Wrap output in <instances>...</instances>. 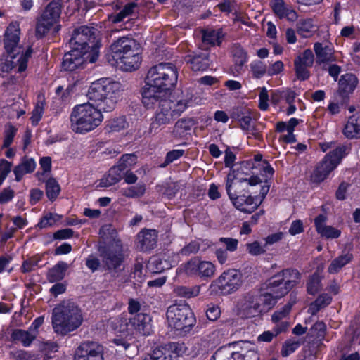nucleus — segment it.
I'll list each match as a JSON object with an SVG mask.
<instances>
[{
	"mask_svg": "<svg viewBox=\"0 0 360 360\" xmlns=\"http://www.w3.org/2000/svg\"><path fill=\"white\" fill-rule=\"evenodd\" d=\"M326 220V216L322 214L315 218L314 225L317 233L326 238H338L340 236V231L331 226H327Z\"/></svg>",
	"mask_w": 360,
	"mask_h": 360,
	"instance_id": "393cba45",
	"label": "nucleus"
},
{
	"mask_svg": "<svg viewBox=\"0 0 360 360\" xmlns=\"http://www.w3.org/2000/svg\"><path fill=\"white\" fill-rule=\"evenodd\" d=\"M141 56L139 55L131 56V58L123 57V61L120 62L122 68L125 71H132L139 67Z\"/></svg>",
	"mask_w": 360,
	"mask_h": 360,
	"instance_id": "603ef678",
	"label": "nucleus"
},
{
	"mask_svg": "<svg viewBox=\"0 0 360 360\" xmlns=\"http://www.w3.org/2000/svg\"><path fill=\"white\" fill-rule=\"evenodd\" d=\"M16 128L9 125L5 130L3 148H8L12 143L13 138L16 134Z\"/></svg>",
	"mask_w": 360,
	"mask_h": 360,
	"instance_id": "69168bd1",
	"label": "nucleus"
},
{
	"mask_svg": "<svg viewBox=\"0 0 360 360\" xmlns=\"http://www.w3.org/2000/svg\"><path fill=\"white\" fill-rule=\"evenodd\" d=\"M240 273L236 269H229L214 280L210 288L222 295H229L240 288L242 283Z\"/></svg>",
	"mask_w": 360,
	"mask_h": 360,
	"instance_id": "1a4fd4ad",
	"label": "nucleus"
},
{
	"mask_svg": "<svg viewBox=\"0 0 360 360\" xmlns=\"http://www.w3.org/2000/svg\"><path fill=\"white\" fill-rule=\"evenodd\" d=\"M332 298L328 294L319 295L316 300L310 304L309 311L313 315L316 314L321 309L326 307L331 302Z\"/></svg>",
	"mask_w": 360,
	"mask_h": 360,
	"instance_id": "a18cd8bd",
	"label": "nucleus"
},
{
	"mask_svg": "<svg viewBox=\"0 0 360 360\" xmlns=\"http://www.w3.org/2000/svg\"><path fill=\"white\" fill-rule=\"evenodd\" d=\"M166 316L169 326L178 330L191 327L195 321L191 309L186 303L169 306L167 308Z\"/></svg>",
	"mask_w": 360,
	"mask_h": 360,
	"instance_id": "39448f33",
	"label": "nucleus"
},
{
	"mask_svg": "<svg viewBox=\"0 0 360 360\" xmlns=\"http://www.w3.org/2000/svg\"><path fill=\"white\" fill-rule=\"evenodd\" d=\"M250 70L253 77L259 79L267 73V67L261 60H255L250 64Z\"/></svg>",
	"mask_w": 360,
	"mask_h": 360,
	"instance_id": "6e6d98bb",
	"label": "nucleus"
},
{
	"mask_svg": "<svg viewBox=\"0 0 360 360\" xmlns=\"http://www.w3.org/2000/svg\"><path fill=\"white\" fill-rule=\"evenodd\" d=\"M137 6V4L135 2L128 3L124 6L122 11L113 16L112 22L117 23L122 21L125 18L133 13L134 10Z\"/></svg>",
	"mask_w": 360,
	"mask_h": 360,
	"instance_id": "864d4df0",
	"label": "nucleus"
},
{
	"mask_svg": "<svg viewBox=\"0 0 360 360\" xmlns=\"http://www.w3.org/2000/svg\"><path fill=\"white\" fill-rule=\"evenodd\" d=\"M233 61V73L240 74L243 71V66L248 61V54L240 45L234 44L232 48Z\"/></svg>",
	"mask_w": 360,
	"mask_h": 360,
	"instance_id": "c85d7f7f",
	"label": "nucleus"
},
{
	"mask_svg": "<svg viewBox=\"0 0 360 360\" xmlns=\"http://www.w3.org/2000/svg\"><path fill=\"white\" fill-rule=\"evenodd\" d=\"M349 148L344 145H339L328 154L316 166L314 172V179L316 181H323L329 174L334 170L340 160L348 153Z\"/></svg>",
	"mask_w": 360,
	"mask_h": 360,
	"instance_id": "423d86ee",
	"label": "nucleus"
},
{
	"mask_svg": "<svg viewBox=\"0 0 360 360\" xmlns=\"http://www.w3.org/2000/svg\"><path fill=\"white\" fill-rule=\"evenodd\" d=\"M60 216L56 214L49 213L44 216L37 226L40 229H44L53 226L57 221L60 219Z\"/></svg>",
	"mask_w": 360,
	"mask_h": 360,
	"instance_id": "bf43d9fd",
	"label": "nucleus"
},
{
	"mask_svg": "<svg viewBox=\"0 0 360 360\" xmlns=\"http://www.w3.org/2000/svg\"><path fill=\"white\" fill-rule=\"evenodd\" d=\"M169 106L173 116L179 117L183 113L191 103V97H182L175 101L169 100Z\"/></svg>",
	"mask_w": 360,
	"mask_h": 360,
	"instance_id": "4c0bfd02",
	"label": "nucleus"
},
{
	"mask_svg": "<svg viewBox=\"0 0 360 360\" xmlns=\"http://www.w3.org/2000/svg\"><path fill=\"white\" fill-rule=\"evenodd\" d=\"M137 46L138 43L134 39L127 37H120L110 46L112 57L114 59L120 58L121 56H124L123 54L126 51L134 49Z\"/></svg>",
	"mask_w": 360,
	"mask_h": 360,
	"instance_id": "cd10ccee",
	"label": "nucleus"
},
{
	"mask_svg": "<svg viewBox=\"0 0 360 360\" xmlns=\"http://www.w3.org/2000/svg\"><path fill=\"white\" fill-rule=\"evenodd\" d=\"M224 37L223 32L221 29L218 30H207L202 32V42L205 44L219 46Z\"/></svg>",
	"mask_w": 360,
	"mask_h": 360,
	"instance_id": "e433bc0d",
	"label": "nucleus"
},
{
	"mask_svg": "<svg viewBox=\"0 0 360 360\" xmlns=\"http://www.w3.org/2000/svg\"><path fill=\"white\" fill-rule=\"evenodd\" d=\"M102 110L93 103L77 105L70 114V127L76 133L84 134L94 130L103 120Z\"/></svg>",
	"mask_w": 360,
	"mask_h": 360,
	"instance_id": "20e7f679",
	"label": "nucleus"
},
{
	"mask_svg": "<svg viewBox=\"0 0 360 360\" xmlns=\"http://www.w3.org/2000/svg\"><path fill=\"white\" fill-rule=\"evenodd\" d=\"M127 122L124 117H119L109 121L108 127L110 131H120L126 127Z\"/></svg>",
	"mask_w": 360,
	"mask_h": 360,
	"instance_id": "052dcab7",
	"label": "nucleus"
},
{
	"mask_svg": "<svg viewBox=\"0 0 360 360\" xmlns=\"http://www.w3.org/2000/svg\"><path fill=\"white\" fill-rule=\"evenodd\" d=\"M301 342L295 339H288L284 342L281 350V356L287 357L295 352L300 346Z\"/></svg>",
	"mask_w": 360,
	"mask_h": 360,
	"instance_id": "3c124183",
	"label": "nucleus"
},
{
	"mask_svg": "<svg viewBox=\"0 0 360 360\" xmlns=\"http://www.w3.org/2000/svg\"><path fill=\"white\" fill-rule=\"evenodd\" d=\"M20 29L17 22H11L4 34V46L7 53H20L23 48L20 45Z\"/></svg>",
	"mask_w": 360,
	"mask_h": 360,
	"instance_id": "f3484780",
	"label": "nucleus"
},
{
	"mask_svg": "<svg viewBox=\"0 0 360 360\" xmlns=\"http://www.w3.org/2000/svg\"><path fill=\"white\" fill-rule=\"evenodd\" d=\"M103 262L109 271L115 272L121 271V268L124 261L123 246L120 240L115 241V246L108 248L102 252Z\"/></svg>",
	"mask_w": 360,
	"mask_h": 360,
	"instance_id": "2eb2a0df",
	"label": "nucleus"
},
{
	"mask_svg": "<svg viewBox=\"0 0 360 360\" xmlns=\"http://www.w3.org/2000/svg\"><path fill=\"white\" fill-rule=\"evenodd\" d=\"M137 162V156L135 154H124L119 160L117 165H115L119 172L123 175L127 171L131 169Z\"/></svg>",
	"mask_w": 360,
	"mask_h": 360,
	"instance_id": "ea45409f",
	"label": "nucleus"
},
{
	"mask_svg": "<svg viewBox=\"0 0 360 360\" xmlns=\"http://www.w3.org/2000/svg\"><path fill=\"white\" fill-rule=\"evenodd\" d=\"M37 337L29 329H14L11 334V340L15 343H20L24 347H29Z\"/></svg>",
	"mask_w": 360,
	"mask_h": 360,
	"instance_id": "72a5a7b5",
	"label": "nucleus"
},
{
	"mask_svg": "<svg viewBox=\"0 0 360 360\" xmlns=\"http://www.w3.org/2000/svg\"><path fill=\"white\" fill-rule=\"evenodd\" d=\"M236 177L235 172L233 170L226 176V190L227 194L235 207L245 213L253 212L259 206L261 201L258 202L257 198L251 195L246 196L242 191L234 189L232 191L233 179Z\"/></svg>",
	"mask_w": 360,
	"mask_h": 360,
	"instance_id": "0eeeda50",
	"label": "nucleus"
},
{
	"mask_svg": "<svg viewBox=\"0 0 360 360\" xmlns=\"http://www.w3.org/2000/svg\"><path fill=\"white\" fill-rule=\"evenodd\" d=\"M35 167L36 163L33 158L24 157L21 162L13 169L15 181H21L25 174L33 172Z\"/></svg>",
	"mask_w": 360,
	"mask_h": 360,
	"instance_id": "c756f323",
	"label": "nucleus"
},
{
	"mask_svg": "<svg viewBox=\"0 0 360 360\" xmlns=\"http://www.w3.org/2000/svg\"><path fill=\"white\" fill-rule=\"evenodd\" d=\"M240 352V360H259V356L253 345H252V348L248 349L246 352L244 351L243 347H241Z\"/></svg>",
	"mask_w": 360,
	"mask_h": 360,
	"instance_id": "774afa93",
	"label": "nucleus"
},
{
	"mask_svg": "<svg viewBox=\"0 0 360 360\" xmlns=\"http://www.w3.org/2000/svg\"><path fill=\"white\" fill-rule=\"evenodd\" d=\"M314 50L316 54V63L321 67L336 61L332 44L316 42L314 45Z\"/></svg>",
	"mask_w": 360,
	"mask_h": 360,
	"instance_id": "412c9836",
	"label": "nucleus"
},
{
	"mask_svg": "<svg viewBox=\"0 0 360 360\" xmlns=\"http://www.w3.org/2000/svg\"><path fill=\"white\" fill-rule=\"evenodd\" d=\"M196 123L195 120L193 117L179 119L174 124L173 129L174 136L179 138L184 137Z\"/></svg>",
	"mask_w": 360,
	"mask_h": 360,
	"instance_id": "2f4dec72",
	"label": "nucleus"
},
{
	"mask_svg": "<svg viewBox=\"0 0 360 360\" xmlns=\"http://www.w3.org/2000/svg\"><path fill=\"white\" fill-rule=\"evenodd\" d=\"M344 135L348 139L360 137V114L351 116L343 129Z\"/></svg>",
	"mask_w": 360,
	"mask_h": 360,
	"instance_id": "7c9ffc66",
	"label": "nucleus"
},
{
	"mask_svg": "<svg viewBox=\"0 0 360 360\" xmlns=\"http://www.w3.org/2000/svg\"><path fill=\"white\" fill-rule=\"evenodd\" d=\"M96 30L86 25L80 26L74 30L69 44L71 48L88 53L91 47L96 45Z\"/></svg>",
	"mask_w": 360,
	"mask_h": 360,
	"instance_id": "9d476101",
	"label": "nucleus"
},
{
	"mask_svg": "<svg viewBox=\"0 0 360 360\" xmlns=\"http://www.w3.org/2000/svg\"><path fill=\"white\" fill-rule=\"evenodd\" d=\"M321 68L323 70L328 71L329 75L333 78L334 81L338 80V76L342 70L340 66L333 63H327Z\"/></svg>",
	"mask_w": 360,
	"mask_h": 360,
	"instance_id": "0e129e2a",
	"label": "nucleus"
},
{
	"mask_svg": "<svg viewBox=\"0 0 360 360\" xmlns=\"http://www.w3.org/2000/svg\"><path fill=\"white\" fill-rule=\"evenodd\" d=\"M146 190V186L144 184H138L135 186L122 188L121 193L127 198H136L143 196L145 194Z\"/></svg>",
	"mask_w": 360,
	"mask_h": 360,
	"instance_id": "c03bdc74",
	"label": "nucleus"
},
{
	"mask_svg": "<svg viewBox=\"0 0 360 360\" xmlns=\"http://www.w3.org/2000/svg\"><path fill=\"white\" fill-rule=\"evenodd\" d=\"M283 279L285 285L290 291L299 282L300 273L295 269L288 268L277 273Z\"/></svg>",
	"mask_w": 360,
	"mask_h": 360,
	"instance_id": "f704fd0d",
	"label": "nucleus"
},
{
	"mask_svg": "<svg viewBox=\"0 0 360 360\" xmlns=\"http://www.w3.org/2000/svg\"><path fill=\"white\" fill-rule=\"evenodd\" d=\"M240 344L246 345L249 342L244 341L233 342L221 347L212 356L211 360H240V352L231 349L232 347Z\"/></svg>",
	"mask_w": 360,
	"mask_h": 360,
	"instance_id": "b1692460",
	"label": "nucleus"
},
{
	"mask_svg": "<svg viewBox=\"0 0 360 360\" xmlns=\"http://www.w3.org/2000/svg\"><path fill=\"white\" fill-rule=\"evenodd\" d=\"M115 166L112 167L108 173L100 181L99 185L101 187H109L119 182L122 178V174Z\"/></svg>",
	"mask_w": 360,
	"mask_h": 360,
	"instance_id": "79ce46f5",
	"label": "nucleus"
},
{
	"mask_svg": "<svg viewBox=\"0 0 360 360\" xmlns=\"http://www.w3.org/2000/svg\"><path fill=\"white\" fill-rule=\"evenodd\" d=\"M20 53H8V56L0 63L1 71L6 73L11 71L20 73L24 72L27 69L32 49L29 47L25 53L22 51Z\"/></svg>",
	"mask_w": 360,
	"mask_h": 360,
	"instance_id": "4468645a",
	"label": "nucleus"
},
{
	"mask_svg": "<svg viewBox=\"0 0 360 360\" xmlns=\"http://www.w3.org/2000/svg\"><path fill=\"white\" fill-rule=\"evenodd\" d=\"M294 65L295 74L298 79L304 81L309 79L310 77V72L307 70V68H309V66H304V65L296 63L295 61Z\"/></svg>",
	"mask_w": 360,
	"mask_h": 360,
	"instance_id": "680f3d73",
	"label": "nucleus"
},
{
	"mask_svg": "<svg viewBox=\"0 0 360 360\" xmlns=\"http://www.w3.org/2000/svg\"><path fill=\"white\" fill-rule=\"evenodd\" d=\"M103 347L97 342H82L76 349L74 360H105Z\"/></svg>",
	"mask_w": 360,
	"mask_h": 360,
	"instance_id": "dca6fc26",
	"label": "nucleus"
},
{
	"mask_svg": "<svg viewBox=\"0 0 360 360\" xmlns=\"http://www.w3.org/2000/svg\"><path fill=\"white\" fill-rule=\"evenodd\" d=\"M155 100L153 101L150 104L144 105L147 108H151L158 104V109L150 127V131H154L155 132L162 126L171 123L174 118L171 112L169 101L167 97H162Z\"/></svg>",
	"mask_w": 360,
	"mask_h": 360,
	"instance_id": "f8f14e48",
	"label": "nucleus"
},
{
	"mask_svg": "<svg viewBox=\"0 0 360 360\" xmlns=\"http://www.w3.org/2000/svg\"><path fill=\"white\" fill-rule=\"evenodd\" d=\"M122 84L110 78H101L91 83L86 96L96 108L104 112L112 111L120 99Z\"/></svg>",
	"mask_w": 360,
	"mask_h": 360,
	"instance_id": "f03ea898",
	"label": "nucleus"
},
{
	"mask_svg": "<svg viewBox=\"0 0 360 360\" xmlns=\"http://www.w3.org/2000/svg\"><path fill=\"white\" fill-rule=\"evenodd\" d=\"M213 347V342H211L207 338H203L195 342L193 351H195L197 354H204Z\"/></svg>",
	"mask_w": 360,
	"mask_h": 360,
	"instance_id": "5fc2aeb1",
	"label": "nucleus"
},
{
	"mask_svg": "<svg viewBox=\"0 0 360 360\" xmlns=\"http://www.w3.org/2000/svg\"><path fill=\"white\" fill-rule=\"evenodd\" d=\"M142 360H172L169 352L162 347H157L151 353L146 354Z\"/></svg>",
	"mask_w": 360,
	"mask_h": 360,
	"instance_id": "de8ad7c7",
	"label": "nucleus"
},
{
	"mask_svg": "<svg viewBox=\"0 0 360 360\" xmlns=\"http://www.w3.org/2000/svg\"><path fill=\"white\" fill-rule=\"evenodd\" d=\"M246 250L249 254L253 256L259 255L266 252V250L260 245L258 241L247 243Z\"/></svg>",
	"mask_w": 360,
	"mask_h": 360,
	"instance_id": "338daca9",
	"label": "nucleus"
},
{
	"mask_svg": "<svg viewBox=\"0 0 360 360\" xmlns=\"http://www.w3.org/2000/svg\"><path fill=\"white\" fill-rule=\"evenodd\" d=\"M295 62L304 65V66L311 67L314 62V56L311 49H306L302 55L295 59Z\"/></svg>",
	"mask_w": 360,
	"mask_h": 360,
	"instance_id": "13d9d810",
	"label": "nucleus"
},
{
	"mask_svg": "<svg viewBox=\"0 0 360 360\" xmlns=\"http://www.w3.org/2000/svg\"><path fill=\"white\" fill-rule=\"evenodd\" d=\"M177 80V69L174 64L160 63L151 67L141 91L143 105L150 104L156 98L167 97L168 91L174 87Z\"/></svg>",
	"mask_w": 360,
	"mask_h": 360,
	"instance_id": "f257e3e1",
	"label": "nucleus"
},
{
	"mask_svg": "<svg viewBox=\"0 0 360 360\" xmlns=\"http://www.w3.org/2000/svg\"><path fill=\"white\" fill-rule=\"evenodd\" d=\"M353 258L351 253H346L334 259L328 268L330 274L338 273L343 266L349 263Z\"/></svg>",
	"mask_w": 360,
	"mask_h": 360,
	"instance_id": "37998d69",
	"label": "nucleus"
},
{
	"mask_svg": "<svg viewBox=\"0 0 360 360\" xmlns=\"http://www.w3.org/2000/svg\"><path fill=\"white\" fill-rule=\"evenodd\" d=\"M271 8L276 17L280 19H286L290 22H295L298 18L297 13L288 7L283 0H272Z\"/></svg>",
	"mask_w": 360,
	"mask_h": 360,
	"instance_id": "4be33fe9",
	"label": "nucleus"
},
{
	"mask_svg": "<svg viewBox=\"0 0 360 360\" xmlns=\"http://www.w3.org/2000/svg\"><path fill=\"white\" fill-rule=\"evenodd\" d=\"M45 105V98L44 95L37 96V101L32 112L31 121L32 124L37 125L41 120Z\"/></svg>",
	"mask_w": 360,
	"mask_h": 360,
	"instance_id": "49530a36",
	"label": "nucleus"
},
{
	"mask_svg": "<svg viewBox=\"0 0 360 360\" xmlns=\"http://www.w3.org/2000/svg\"><path fill=\"white\" fill-rule=\"evenodd\" d=\"M60 191V187L57 181L53 178L49 179L46 182V194L51 200H55Z\"/></svg>",
	"mask_w": 360,
	"mask_h": 360,
	"instance_id": "09e8293b",
	"label": "nucleus"
},
{
	"mask_svg": "<svg viewBox=\"0 0 360 360\" xmlns=\"http://www.w3.org/2000/svg\"><path fill=\"white\" fill-rule=\"evenodd\" d=\"M186 63L194 72H203L207 70L211 64L210 56L206 52H199L186 57Z\"/></svg>",
	"mask_w": 360,
	"mask_h": 360,
	"instance_id": "5701e85b",
	"label": "nucleus"
},
{
	"mask_svg": "<svg viewBox=\"0 0 360 360\" xmlns=\"http://www.w3.org/2000/svg\"><path fill=\"white\" fill-rule=\"evenodd\" d=\"M321 278L318 274H314L310 276L307 282V292L311 295H315L321 289Z\"/></svg>",
	"mask_w": 360,
	"mask_h": 360,
	"instance_id": "4d7b16f0",
	"label": "nucleus"
},
{
	"mask_svg": "<svg viewBox=\"0 0 360 360\" xmlns=\"http://www.w3.org/2000/svg\"><path fill=\"white\" fill-rule=\"evenodd\" d=\"M257 295L260 304V308L262 309V313L269 311L276 304L277 300L280 298L275 297L274 295L268 290Z\"/></svg>",
	"mask_w": 360,
	"mask_h": 360,
	"instance_id": "a19ab883",
	"label": "nucleus"
},
{
	"mask_svg": "<svg viewBox=\"0 0 360 360\" xmlns=\"http://www.w3.org/2000/svg\"><path fill=\"white\" fill-rule=\"evenodd\" d=\"M158 234L155 230H142L137 235L138 247L141 251L153 249L157 243Z\"/></svg>",
	"mask_w": 360,
	"mask_h": 360,
	"instance_id": "bb28decb",
	"label": "nucleus"
},
{
	"mask_svg": "<svg viewBox=\"0 0 360 360\" xmlns=\"http://www.w3.org/2000/svg\"><path fill=\"white\" fill-rule=\"evenodd\" d=\"M240 314L244 318L255 317L262 313L257 295L245 294L238 302Z\"/></svg>",
	"mask_w": 360,
	"mask_h": 360,
	"instance_id": "a211bd4d",
	"label": "nucleus"
},
{
	"mask_svg": "<svg viewBox=\"0 0 360 360\" xmlns=\"http://www.w3.org/2000/svg\"><path fill=\"white\" fill-rule=\"evenodd\" d=\"M184 270L190 276L207 280L214 276L216 267L211 262L202 260L198 257H194L184 264Z\"/></svg>",
	"mask_w": 360,
	"mask_h": 360,
	"instance_id": "ddd939ff",
	"label": "nucleus"
},
{
	"mask_svg": "<svg viewBox=\"0 0 360 360\" xmlns=\"http://www.w3.org/2000/svg\"><path fill=\"white\" fill-rule=\"evenodd\" d=\"M236 177L233 179L232 190L242 191L245 193H249L248 188L249 186H253L262 183V180L257 176H251L249 179L239 178L238 174H235Z\"/></svg>",
	"mask_w": 360,
	"mask_h": 360,
	"instance_id": "473e14b6",
	"label": "nucleus"
},
{
	"mask_svg": "<svg viewBox=\"0 0 360 360\" xmlns=\"http://www.w3.org/2000/svg\"><path fill=\"white\" fill-rule=\"evenodd\" d=\"M51 321L54 332L66 335L81 326L83 317L79 307L73 302L68 300L54 307Z\"/></svg>",
	"mask_w": 360,
	"mask_h": 360,
	"instance_id": "7ed1b4c3",
	"label": "nucleus"
},
{
	"mask_svg": "<svg viewBox=\"0 0 360 360\" xmlns=\"http://www.w3.org/2000/svg\"><path fill=\"white\" fill-rule=\"evenodd\" d=\"M120 331L136 330L143 335H149L153 331L152 318L146 313H139L131 318H120Z\"/></svg>",
	"mask_w": 360,
	"mask_h": 360,
	"instance_id": "9b49d317",
	"label": "nucleus"
},
{
	"mask_svg": "<svg viewBox=\"0 0 360 360\" xmlns=\"http://www.w3.org/2000/svg\"><path fill=\"white\" fill-rule=\"evenodd\" d=\"M266 290L273 293L275 297H283L290 290L285 285L283 279L278 274L272 276L265 283Z\"/></svg>",
	"mask_w": 360,
	"mask_h": 360,
	"instance_id": "a878e982",
	"label": "nucleus"
},
{
	"mask_svg": "<svg viewBox=\"0 0 360 360\" xmlns=\"http://www.w3.org/2000/svg\"><path fill=\"white\" fill-rule=\"evenodd\" d=\"M199 242L195 240L191 241L188 245L184 246L180 250V254L184 256H189L191 255L197 254L200 250Z\"/></svg>",
	"mask_w": 360,
	"mask_h": 360,
	"instance_id": "e2e57ef3",
	"label": "nucleus"
},
{
	"mask_svg": "<svg viewBox=\"0 0 360 360\" xmlns=\"http://www.w3.org/2000/svg\"><path fill=\"white\" fill-rule=\"evenodd\" d=\"M200 291V285H195L191 287L179 286L174 289V292L177 295L185 298L196 297L199 295Z\"/></svg>",
	"mask_w": 360,
	"mask_h": 360,
	"instance_id": "8fccbe9b",
	"label": "nucleus"
},
{
	"mask_svg": "<svg viewBox=\"0 0 360 360\" xmlns=\"http://www.w3.org/2000/svg\"><path fill=\"white\" fill-rule=\"evenodd\" d=\"M86 54L77 48H71V50L63 56L62 68L67 71H74L77 68H83L85 62L84 56Z\"/></svg>",
	"mask_w": 360,
	"mask_h": 360,
	"instance_id": "aec40b11",
	"label": "nucleus"
},
{
	"mask_svg": "<svg viewBox=\"0 0 360 360\" xmlns=\"http://www.w3.org/2000/svg\"><path fill=\"white\" fill-rule=\"evenodd\" d=\"M297 33L304 37H307L311 33L316 32L317 26L314 23V20L311 18L301 19L298 21L296 25Z\"/></svg>",
	"mask_w": 360,
	"mask_h": 360,
	"instance_id": "58836bf2",
	"label": "nucleus"
},
{
	"mask_svg": "<svg viewBox=\"0 0 360 360\" xmlns=\"http://www.w3.org/2000/svg\"><path fill=\"white\" fill-rule=\"evenodd\" d=\"M63 0H52L38 19L36 26V36L42 38L50 28L58 20L62 8Z\"/></svg>",
	"mask_w": 360,
	"mask_h": 360,
	"instance_id": "6e6552de",
	"label": "nucleus"
},
{
	"mask_svg": "<svg viewBox=\"0 0 360 360\" xmlns=\"http://www.w3.org/2000/svg\"><path fill=\"white\" fill-rule=\"evenodd\" d=\"M358 82V78L354 74L346 73L340 76L336 94L340 98L341 103L348 101L349 95L354 92Z\"/></svg>",
	"mask_w": 360,
	"mask_h": 360,
	"instance_id": "6ab92c4d",
	"label": "nucleus"
},
{
	"mask_svg": "<svg viewBox=\"0 0 360 360\" xmlns=\"http://www.w3.org/2000/svg\"><path fill=\"white\" fill-rule=\"evenodd\" d=\"M68 269V264L66 262L63 261L58 262L49 270L47 274L48 281L51 283H55L63 280Z\"/></svg>",
	"mask_w": 360,
	"mask_h": 360,
	"instance_id": "c9c22d12",
	"label": "nucleus"
}]
</instances>
